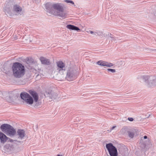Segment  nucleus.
Masks as SVG:
<instances>
[{
	"label": "nucleus",
	"mask_w": 156,
	"mask_h": 156,
	"mask_svg": "<svg viewBox=\"0 0 156 156\" xmlns=\"http://www.w3.org/2000/svg\"><path fill=\"white\" fill-rule=\"evenodd\" d=\"M47 14L48 15H53L61 17L62 19L66 18V15L64 11L63 7L60 3H57L52 5L48 3L45 5Z\"/></svg>",
	"instance_id": "obj_1"
},
{
	"label": "nucleus",
	"mask_w": 156,
	"mask_h": 156,
	"mask_svg": "<svg viewBox=\"0 0 156 156\" xmlns=\"http://www.w3.org/2000/svg\"><path fill=\"white\" fill-rule=\"evenodd\" d=\"M29 92L30 95L25 92L21 93L20 97L23 100V102L26 105L30 106L32 105L34 103L37 104L39 100L37 93L31 90H29Z\"/></svg>",
	"instance_id": "obj_2"
},
{
	"label": "nucleus",
	"mask_w": 156,
	"mask_h": 156,
	"mask_svg": "<svg viewBox=\"0 0 156 156\" xmlns=\"http://www.w3.org/2000/svg\"><path fill=\"white\" fill-rule=\"evenodd\" d=\"M12 69L13 75L16 78L22 77L25 73L24 66L20 63H14L12 66Z\"/></svg>",
	"instance_id": "obj_3"
},
{
	"label": "nucleus",
	"mask_w": 156,
	"mask_h": 156,
	"mask_svg": "<svg viewBox=\"0 0 156 156\" xmlns=\"http://www.w3.org/2000/svg\"><path fill=\"white\" fill-rule=\"evenodd\" d=\"M145 85L148 88L156 86V77L153 76H143Z\"/></svg>",
	"instance_id": "obj_4"
},
{
	"label": "nucleus",
	"mask_w": 156,
	"mask_h": 156,
	"mask_svg": "<svg viewBox=\"0 0 156 156\" xmlns=\"http://www.w3.org/2000/svg\"><path fill=\"white\" fill-rule=\"evenodd\" d=\"M4 9L5 12L7 13L10 16H12L13 15L20 16L23 15V11L22 7L18 5H14L12 9L13 13H11L10 11L9 10V9L6 7H5Z\"/></svg>",
	"instance_id": "obj_5"
},
{
	"label": "nucleus",
	"mask_w": 156,
	"mask_h": 156,
	"mask_svg": "<svg viewBox=\"0 0 156 156\" xmlns=\"http://www.w3.org/2000/svg\"><path fill=\"white\" fill-rule=\"evenodd\" d=\"M0 129L3 132L10 136H13L16 133L15 129L8 124H3L1 126Z\"/></svg>",
	"instance_id": "obj_6"
},
{
	"label": "nucleus",
	"mask_w": 156,
	"mask_h": 156,
	"mask_svg": "<svg viewBox=\"0 0 156 156\" xmlns=\"http://www.w3.org/2000/svg\"><path fill=\"white\" fill-rule=\"evenodd\" d=\"M56 64L57 66L54 69L55 71L54 73L57 74L58 73L62 74L66 69L65 64L62 61H59L56 62Z\"/></svg>",
	"instance_id": "obj_7"
},
{
	"label": "nucleus",
	"mask_w": 156,
	"mask_h": 156,
	"mask_svg": "<svg viewBox=\"0 0 156 156\" xmlns=\"http://www.w3.org/2000/svg\"><path fill=\"white\" fill-rule=\"evenodd\" d=\"M106 147L108 152L110 155L109 156H117L118 155V154L117 149L112 143H109L107 144Z\"/></svg>",
	"instance_id": "obj_8"
},
{
	"label": "nucleus",
	"mask_w": 156,
	"mask_h": 156,
	"mask_svg": "<svg viewBox=\"0 0 156 156\" xmlns=\"http://www.w3.org/2000/svg\"><path fill=\"white\" fill-rule=\"evenodd\" d=\"M76 71L73 68H70L67 71L65 78L67 80L70 81L75 80L76 77Z\"/></svg>",
	"instance_id": "obj_9"
},
{
	"label": "nucleus",
	"mask_w": 156,
	"mask_h": 156,
	"mask_svg": "<svg viewBox=\"0 0 156 156\" xmlns=\"http://www.w3.org/2000/svg\"><path fill=\"white\" fill-rule=\"evenodd\" d=\"M96 64L99 66H107L110 67L113 66V65L111 63H109L107 62H105L102 60H100L98 61Z\"/></svg>",
	"instance_id": "obj_10"
},
{
	"label": "nucleus",
	"mask_w": 156,
	"mask_h": 156,
	"mask_svg": "<svg viewBox=\"0 0 156 156\" xmlns=\"http://www.w3.org/2000/svg\"><path fill=\"white\" fill-rule=\"evenodd\" d=\"M17 136L18 138L21 140H22L26 136V133L24 130L19 129L17 131Z\"/></svg>",
	"instance_id": "obj_11"
},
{
	"label": "nucleus",
	"mask_w": 156,
	"mask_h": 156,
	"mask_svg": "<svg viewBox=\"0 0 156 156\" xmlns=\"http://www.w3.org/2000/svg\"><path fill=\"white\" fill-rule=\"evenodd\" d=\"M9 138L4 133L0 132V140L1 143H5Z\"/></svg>",
	"instance_id": "obj_12"
},
{
	"label": "nucleus",
	"mask_w": 156,
	"mask_h": 156,
	"mask_svg": "<svg viewBox=\"0 0 156 156\" xmlns=\"http://www.w3.org/2000/svg\"><path fill=\"white\" fill-rule=\"evenodd\" d=\"M40 59L41 62V63L47 65H50L51 62L49 59H47L43 57H41Z\"/></svg>",
	"instance_id": "obj_13"
},
{
	"label": "nucleus",
	"mask_w": 156,
	"mask_h": 156,
	"mask_svg": "<svg viewBox=\"0 0 156 156\" xmlns=\"http://www.w3.org/2000/svg\"><path fill=\"white\" fill-rule=\"evenodd\" d=\"M66 28L70 30H76L77 31L80 30V29L78 27L71 24L67 25Z\"/></svg>",
	"instance_id": "obj_14"
},
{
	"label": "nucleus",
	"mask_w": 156,
	"mask_h": 156,
	"mask_svg": "<svg viewBox=\"0 0 156 156\" xmlns=\"http://www.w3.org/2000/svg\"><path fill=\"white\" fill-rule=\"evenodd\" d=\"M106 37L107 38H111L112 39L111 41H114L115 43L117 42V41L115 38H114V35H112L110 33H108L107 34H106Z\"/></svg>",
	"instance_id": "obj_15"
},
{
	"label": "nucleus",
	"mask_w": 156,
	"mask_h": 156,
	"mask_svg": "<svg viewBox=\"0 0 156 156\" xmlns=\"http://www.w3.org/2000/svg\"><path fill=\"white\" fill-rule=\"evenodd\" d=\"M134 132L133 131H129L128 132V134L129 136L131 138H133L134 136Z\"/></svg>",
	"instance_id": "obj_16"
},
{
	"label": "nucleus",
	"mask_w": 156,
	"mask_h": 156,
	"mask_svg": "<svg viewBox=\"0 0 156 156\" xmlns=\"http://www.w3.org/2000/svg\"><path fill=\"white\" fill-rule=\"evenodd\" d=\"M8 149H9V150L10 151H13L14 147H13V145L12 144H9L8 145Z\"/></svg>",
	"instance_id": "obj_17"
},
{
	"label": "nucleus",
	"mask_w": 156,
	"mask_h": 156,
	"mask_svg": "<svg viewBox=\"0 0 156 156\" xmlns=\"http://www.w3.org/2000/svg\"><path fill=\"white\" fill-rule=\"evenodd\" d=\"M64 2H66L67 3H70L73 5L74 4V2L72 1L71 0H65L64 1Z\"/></svg>",
	"instance_id": "obj_18"
},
{
	"label": "nucleus",
	"mask_w": 156,
	"mask_h": 156,
	"mask_svg": "<svg viewBox=\"0 0 156 156\" xmlns=\"http://www.w3.org/2000/svg\"><path fill=\"white\" fill-rule=\"evenodd\" d=\"M107 70L108 72H111L112 73H115L116 72L115 70V69H108Z\"/></svg>",
	"instance_id": "obj_19"
},
{
	"label": "nucleus",
	"mask_w": 156,
	"mask_h": 156,
	"mask_svg": "<svg viewBox=\"0 0 156 156\" xmlns=\"http://www.w3.org/2000/svg\"><path fill=\"white\" fill-rule=\"evenodd\" d=\"M120 132L121 134H124L126 133V129H121Z\"/></svg>",
	"instance_id": "obj_20"
},
{
	"label": "nucleus",
	"mask_w": 156,
	"mask_h": 156,
	"mask_svg": "<svg viewBox=\"0 0 156 156\" xmlns=\"http://www.w3.org/2000/svg\"><path fill=\"white\" fill-rule=\"evenodd\" d=\"M7 99L8 101H12L13 100L12 98L10 96H9V97L7 98Z\"/></svg>",
	"instance_id": "obj_21"
},
{
	"label": "nucleus",
	"mask_w": 156,
	"mask_h": 156,
	"mask_svg": "<svg viewBox=\"0 0 156 156\" xmlns=\"http://www.w3.org/2000/svg\"><path fill=\"white\" fill-rule=\"evenodd\" d=\"M90 32L91 34H93L94 35H96V34H98L96 32H94L92 31H90Z\"/></svg>",
	"instance_id": "obj_22"
},
{
	"label": "nucleus",
	"mask_w": 156,
	"mask_h": 156,
	"mask_svg": "<svg viewBox=\"0 0 156 156\" xmlns=\"http://www.w3.org/2000/svg\"><path fill=\"white\" fill-rule=\"evenodd\" d=\"M4 72L6 74H8L9 72V69H8L7 70L5 71V69H4Z\"/></svg>",
	"instance_id": "obj_23"
},
{
	"label": "nucleus",
	"mask_w": 156,
	"mask_h": 156,
	"mask_svg": "<svg viewBox=\"0 0 156 156\" xmlns=\"http://www.w3.org/2000/svg\"><path fill=\"white\" fill-rule=\"evenodd\" d=\"M128 119L129 121H132L133 120V118H130V117L128 118Z\"/></svg>",
	"instance_id": "obj_24"
},
{
	"label": "nucleus",
	"mask_w": 156,
	"mask_h": 156,
	"mask_svg": "<svg viewBox=\"0 0 156 156\" xmlns=\"http://www.w3.org/2000/svg\"><path fill=\"white\" fill-rule=\"evenodd\" d=\"M116 127V126H113L112 127V128H111V130H112V129H114L115 128V127Z\"/></svg>",
	"instance_id": "obj_25"
},
{
	"label": "nucleus",
	"mask_w": 156,
	"mask_h": 156,
	"mask_svg": "<svg viewBox=\"0 0 156 156\" xmlns=\"http://www.w3.org/2000/svg\"><path fill=\"white\" fill-rule=\"evenodd\" d=\"M3 98H5V92H4L3 93Z\"/></svg>",
	"instance_id": "obj_26"
},
{
	"label": "nucleus",
	"mask_w": 156,
	"mask_h": 156,
	"mask_svg": "<svg viewBox=\"0 0 156 156\" xmlns=\"http://www.w3.org/2000/svg\"><path fill=\"white\" fill-rule=\"evenodd\" d=\"M144 139H146L147 138V136H144Z\"/></svg>",
	"instance_id": "obj_27"
},
{
	"label": "nucleus",
	"mask_w": 156,
	"mask_h": 156,
	"mask_svg": "<svg viewBox=\"0 0 156 156\" xmlns=\"http://www.w3.org/2000/svg\"><path fill=\"white\" fill-rule=\"evenodd\" d=\"M10 142H13V140H12V139H10Z\"/></svg>",
	"instance_id": "obj_28"
},
{
	"label": "nucleus",
	"mask_w": 156,
	"mask_h": 156,
	"mask_svg": "<svg viewBox=\"0 0 156 156\" xmlns=\"http://www.w3.org/2000/svg\"><path fill=\"white\" fill-rule=\"evenodd\" d=\"M19 143H23V142L20 141H17Z\"/></svg>",
	"instance_id": "obj_29"
},
{
	"label": "nucleus",
	"mask_w": 156,
	"mask_h": 156,
	"mask_svg": "<svg viewBox=\"0 0 156 156\" xmlns=\"http://www.w3.org/2000/svg\"><path fill=\"white\" fill-rule=\"evenodd\" d=\"M14 38V39L15 40H16V39H17V38H16H16Z\"/></svg>",
	"instance_id": "obj_30"
},
{
	"label": "nucleus",
	"mask_w": 156,
	"mask_h": 156,
	"mask_svg": "<svg viewBox=\"0 0 156 156\" xmlns=\"http://www.w3.org/2000/svg\"><path fill=\"white\" fill-rule=\"evenodd\" d=\"M57 156H62V155H60L59 154H58V155H57Z\"/></svg>",
	"instance_id": "obj_31"
},
{
	"label": "nucleus",
	"mask_w": 156,
	"mask_h": 156,
	"mask_svg": "<svg viewBox=\"0 0 156 156\" xmlns=\"http://www.w3.org/2000/svg\"><path fill=\"white\" fill-rule=\"evenodd\" d=\"M51 98L52 99H55V98L54 97H52Z\"/></svg>",
	"instance_id": "obj_32"
},
{
	"label": "nucleus",
	"mask_w": 156,
	"mask_h": 156,
	"mask_svg": "<svg viewBox=\"0 0 156 156\" xmlns=\"http://www.w3.org/2000/svg\"><path fill=\"white\" fill-rule=\"evenodd\" d=\"M35 106H36V104H35Z\"/></svg>",
	"instance_id": "obj_33"
},
{
	"label": "nucleus",
	"mask_w": 156,
	"mask_h": 156,
	"mask_svg": "<svg viewBox=\"0 0 156 156\" xmlns=\"http://www.w3.org/2000/svg\"><path fill=\"white\" fill-rule=\"evenodd\" d=\"M124 155H122V156H124Z\"/></svg>",
	"instance_id": "obj_34"
}]
</instances>
